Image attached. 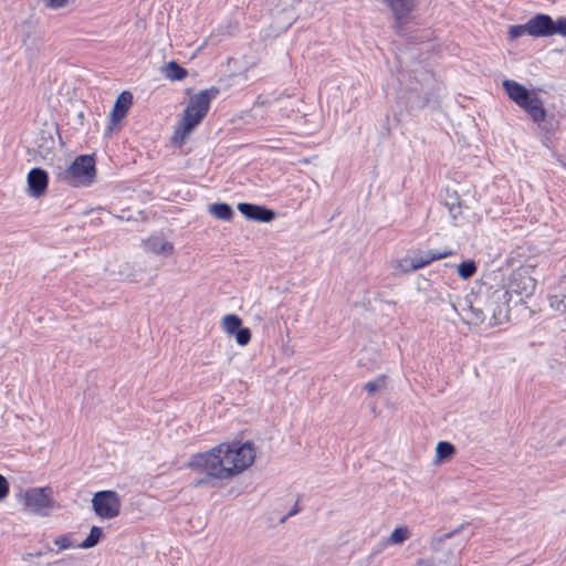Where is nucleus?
Here are the masks:
<instances>
[{"label": "nucleus", "instance_id": "8", "mask_svg": "<svg viewBox=\"0 0 566 566\" xmlns=\"http://www.w3.org/2000/svg\"><path fill=\"white\" fill-rule=\"evenodd\" d=\"M206 116L185 107L182 117L177 122L171 136V145L174 147H181L188 136L195 130V128L201 124Z\"/></svg>", "mask_w": 566, "mask_h": 566}, {"label": "nucleus", "instance_id": "39", "mask_svg": "<svg viewBox=\"0 0 566 566\" xmlns=\"http://www.w3.org/2000/svg\"><path fill=\"white\" fill-rule=\"evenodd\" d=\"M67 0H49V6L53 9L62 8Z\"/></svg>", "mask_w": 566, "mask_h": 566}, {"label": "nucleus", "instance_id": "2", "mask_svg": "<svg viewBox=\"0 0 566 566\" xmlns=\"http://www.w3.org/2000/svg\"><path fill=\"white\" fill-rule=\"evenodd\" d=\"M400 88L396 94V103L399 112L419 111L427 106H437L438 95L433 91H427L423 85L411 76H408V83L403 84L401 80Z\"/></svg>", "mask_w": 566, "mask_h": 566}, {"label": "nucleus", "instance_id": "6", "mask_svg": "<svg viewBox=\"0 0 566 566\" xmlns=\"http://www.w3.org/2000/svg\"><path fill=\"white\" fill-rule=\"evenodd\" d=\"M458 530L446 533L443 535L433 536L430 541V547L434 552L443 551V557L432 556L430 558H419L416 560V566H459V554L461 548L451 549L446 547V541L451 538Z\"/></svg>", "mask_w": 566, "mask_h": 566}, {"label": "nucleus", "instance_id": "28", "mask_svg": "<svg viewBox=\"0 0 566 566\" xmlns=\"http://www.w3.org/2000/svg\"><path fill=\"white\" fill-rule=\"evenodd\" d=\"M460 277L468 280L476 272V265L473 260H465L458 265L457 270Z\"/></svg>", "mask_w": 566, "mask_h": 566}, {"label": "nucleus", "instance_id": "5", "mask_svg": "<svg viewBox=\"0 0 566 566\" xmlns=\"http://www.w3.org/2000/svg\"><path fill=\"white\" fill-rule=\"evenodd\" d=\"M506 294L507 292L501 294L500 292L494 291L491 294L490 300L486 302H484L480 296H474L473 300L467 298L464 306L461 308L462 319L468 324L480 325L485 321L486 316L491 314L496 322L497 317L494 305Z\"/></svg>", "mask_w": 566, "mask_h": 566}, {"label": "nucleus", "instance_id": "40", "mask_svg": "<svg viewBox=\"0 0 566 566\" xmlns=\"http://www.w3.org/2000/svg\"><path fill=\"white\" fill-rule=\"evenodd\" d=\"M298 511H300L298 504L295 503L293 509L287 513V515L285 517L282 518V521L284 522L287 517L296 514Z\"/></svg>", "mask_w": 566, "mask_h": 566}, {"label": "nucleus", "instance_id": "19", "mask_svg": "<svg viewBox=\"0 0 566 566\" xmlns=\"http://www.w3.org/2000/svg\"><path fill=\"white\" fill-rule=\"evenodd\" d=\"M208 210L216 219L222 221H230L234 216L232 207L227 202L211 203Z\"/></svg>", "mask_w": 566, "mask_h": 566}, {"label": "nucleus", "instance_id": "9", "mask_svg": "<svg viewBox=\"0 0 566 566\" xmlns=\"http://www.w3.org/2000/svg\"><path fill=\"white\" fill-rule=\"evenodd\" d=\"M92 505L96 515L102 518H114L120 512V499L115 491L96 492Z\"/></svg>", "mask_w": 566, "mask_h": 566}, {"label": "nucleus", "instance_id": "7", "mask_svg": "<svg viewBox=\"0 0 566 566\" xmlns=\"http://www.w3.org/2000/svg\"><path fill=\"white\" fill-rule=\"evenodd\" d=\"M22 503L31 512L42 516H48L50 511L56 507L53 491L50 486L30 488L25 490L22 495Z\"/></svg>", "mask_w": 566, "mask_h": 566}, {"label": "nucleus", "instance_id": "29", "mask_svg": "<svg viewBox=\"0 0 566 566\" xmlns=\"http://www.w3.org/2000/svg\"><path fill=\"white\" fill-rule=\"evenodd\" d=\"M530 23L528 21L524 24H513V25H510L509 28V32H507V35H509V40L510 41H515L517 40L518 38L527 34L530 35Z\"/></svg>", "mask_w": 566, "mask_h": 566}, {"label": "nucleus", "instance_id": "12", "mask_svg": "<svg viewBox=\"0 0 566 566\" xmlns=\"http://www.w3.org/2000/svg\"><path fill=\"white\" fill-rule=\"evenodd\" d=\"M239 212L248 220L258 222H271L275 219V211L262 205L240 202L238 205Z\"/></svg>", "mask_w": 566, "mask_h": 566}, {"label": "nucleus", "instance_id": "31", "mask_svg": "<svg viewBox=\"0 0 566 566\" xmlns=\"http://www.w3.org/2000/svg\"><path fill=\"white\" fill-rule=\"evenodd\" d=\"M549 305L559 313L566 312V295H553L549 297Z\"/></svg>", "mask_w": 566, "mask_h": 566}, {"label": "nucleus", "instance_id": "23", "mask_svg": "<svg viewBox=\"0 0 566 566\" xmlns=\"http://www.w3.org/2000/svg\"><path fill=\"white\" fill-rule=\"evenodd\" d=\"M221 327L228 335L232 336L242 327V319L235 314H228L223 316Z\"/></svg>", "mask_w": 566, "mask_h": 566}, {"label": "nucleus", "instance_id": "18", "mask_svg": "<svg viewBox=\"0 0 566 566\" xmlns=\"http://www.w3.org/2000/svg\"><path fill=\"white\" fill-rule=\"evenodd\" d=\"M510 289L512 292L528 296L535 289V281L530 275L515 272L512 275Z\"/></svg>", "mask_w": 566, "mask_h": 566}, {"label": "nucleus", "instance_id": "32", "mask_svg": "<svg viewBox=\"0 0 566 566\" xmlns=\"http://www.w3.org/2000/svg\"><path fill=\"white\" fill-rule=\"evenodd\" d=\"M233 336L240 346H245L251 340V331L248 327H240Z\"/></svg>", "mask_w": 566, "mask_h": 566}, {"label": "nucleus", "instance_id": "14", "mask_svg": "<svg viewBox=\"0 0 566 566\" xmlns=\"http://www.w3.org/2000/svg\"><path fill=\"white\" fill-rule=\"evenodd\" d=\"M219 92V88L214 86L207 90H202L189 98V102L186 107L203 116H207L210 109L211 102L218 96Z\"/></svg>", "mask_w": 566, "mask_h": 566}, {"label": "nucleus", "instance_id": "24", "mask_svg": "<svg viewBox=\"0 0 566 566\" xmlns=\"http://www.w3.org/2000/svg\"><path fill=\"white\" fill-rule=\"evenodd\" d=\"M410 537V531L407 526L396 527L390 536L382 543V546L388 544H402Z\"/></svg>", "mask_w": 566, "mask_h": 566}, {"label": "nucleus", "instance_id": "43", "mask_svg": "<svg viewBox=\"0 0 566 566\" xmlns=\"http://www.w3.org/2000/svg\"><path fill=\"white\" fill-rule=\"evenodd\" d=\"M49 142L53 145L54 144V139L50 136L49 137Z\"/></svg>", "mask_w": 566, "mask_h": 566}, {"label": "nucleus", "instance_id": "17", "mask_svg": "<svg viewBox=\"0 0 566 566\" xmlns=\"http://www.w3.org/2000/svg\"><path fill=\"white\" fill-rule=\"evenodd\" d=\"M443 203L446 208L449 210V213L455 224H460L464 219L463 217V203L460 199V196L457 191L446 190V195L443 196ZM468 209V207H465Z\"/></svg>", "mask_w": 566, "mask_h": 566}, {"label": "nucleus", "instance_id": "21", "mask_svg": "<svg viewBox=\"0 0 566 566\" xmlns=\"http://www.w3.org/2000/svg\"><path fill=\"white\" fill-rule=\"evenodd\" d=\"M165 77L170 81H182L187 77L188 71L176 61H169L164 66Z\"/></svg>", "mask_w": 566, "mask_h": 566}, {"label": "nucleus", "instance_id": "4", "mask_svg": "<svg viewBox=\"0 0 566 566\" xmlns=\"http://www.w3.org/2000/svg\"><path fill=\"white\" fill-rule=\"evenodd\" d=\"M60 179L66 185L78 188L91 186L96 178L95 155H78L63 171Z\"/></svg>", "mask_w": 566, "mask_h": 566}, {"label": "nucleus", "instance_id": "35", "mask_svg": "<svg viewBox=\"0 0 566 566\" xmlns=\"http://www.w3.org/2000/svg\"><path fill=\"white\" fill-rule=\"evenodd\" d=\"M54 544L57 545L60 549H67L73 546V542L69 535H60L55 537Z\"/></svg>", "mask_w": 566, "mask_h": 566}, {"label": "nucleus", "instance_id": "20", "mask_svg": "<svg viewBox=\"0 0 566 566\" xmlns=\"http://www.w3.org/2000/svg\"><path fill=\"white\" fill-rule=\"evenodd\" d=\"M171 250H150V254L148 255V263L143 270L151 271L156 273L159 268L164 264V259L170 255Z\"/></svg>", "mask_w": 566, "mask_h": 566}, {"label": "nucleus", "instance_id": "27", "mask_svg": "<svg viewBox=\"0 0 566 566\" xmlns=\"http://www.w3.org/2000/svg\"><path fill=\"white\" fill-rule=\"evenodd\" d=\"M103 535V531L98 526H93L90 531L88 536L78 545L83 549L92 548L99 542Z\"/></svg>", "mask_w": 566, "mask_h": 566}, {"label": "nucleus", "instance_id": "25", "mask_svg": "<svg viewBox=\"0 0 566 566\" xmlns=\"http://www.w3.org/2000/svg\"><path fill=\"white\" fill-rule=\"evenodd\" d=\"M455 453V448L448 441H440L436 448V461L441 462L450 459Z\"/></svg>", "mask_w": 566, "mask_h": 566}, {"label": "nucleus", "instance_id": "30", "mask_svg": "<svg viewBox=\"0 0 566 566\" xmlns=\"http://www.w3.org/2000/svg\"><path fill=\"white\" fill-rule=\"evenodd\" d=\"M386 387V376H378L376 379L370 380L365 384L364 388L369 394L373 395Z\"/></svg>", "mask_w": 566, "mask_h": 566}, {"label": "nucleus", "instance_id": "38", "mask_svg": "<svg viewBox=\"0 0 566 566\" xmlns=\"http://www.w3.org/2000/svg\"><path fill=\"white\" fill-rule=\"evenodd\" d=\"M553 136L554 134H543L541 137L543 146L551 148L553 146Z\"/></svg>", "mask_w": 566, "mask_h": 566}, {"label": "nucleus", "instance_id": "22", "mask_svg": "<svg viewBox=\"0 0 566 566\" xmlns=\"http://www.w3.org/2000/svg\"><path fill=\"white\" fill-rule=\"evenodd\" d=\"M392 113V116L389 113H387L385 117L380 120L379 133L382 137L389 136L392 128L396 127L400 122L401 113L399 112V108L394 109Z\"/></svg>", "mask_w": 566, "mask_h": 566}, {"label": "nucleus", "instance_id": "3", "mask_svg": "<svg viewBox=\"0 0 566 566\" xmlns=\"http://www.w3.org/2000/svg\"><path fill=\"white\" fill-rule=\"evenodd\" d=\"M502 87L509 98L520 106L532 120L542 119L545 115V107L535 90H530L525 85L514 81L504 80Z\"/></svg>", "mask_w": 566, "mask_h": 566}, {"label": "nucleus", "instance_id": "1", "mask_svg": "<svg viewBox=\"0 0 566 566\" xmlns=\"http://www.w3.org/2000/svg\"><path fill=\"white\" fill-rule=\"evenodd\" d=\"M254 459L255 450L251 441L241 444L220 443L208 451L192 454L186 467L205 473V476L191 483L192 488L212 486V480H230L248 469Z\"/></svg>", "mask_w": 566, "mask_h": 566}, {"label": "nucleus", "instance_id": "41", "mask_svg": "<svg viewBox=\"0 0 566 566\" xmlns=\"http://www.w3.org/2000/svg\"><path fill=\"white\" fill-rule=\"evenodd\" d=\"M53 566H70V563H67L66 560L64 559H61V560H56L52 564Z\"/></svg>", "mask_w": 566, "mask_h": 566}, {"label": "nucleus", "instance_id": "16", "mask_svg": "<svg viewBox=\"0 0 566 566\" xmlns=\"http://www.w3.org/2000/svg\"><path fill=\"white\" fill-rule=\"evenodd\" d=\"M133 94L129 91H123L118 94L109 114V120L113 125L118 124L127 116L133 105Z\"/></svg>", "mask_w": 566, "mask_h": 566}, {"label": "nucleus", "instance_id": "15", "mask_svg": "<svg viewBox=\"0 0 566 566\" xmlns=\"http://www.w3.org/2000/svg\"><path fill=\"white\" fill-rule=\"evenodd\" d=\"M530 36H553L554 19L547 13H536L530 20Z\"/></svg>", "mask_w": 566, "mask_h": 566}, {"label": "nucleus", "instance_id": "26", "mask_svg": "<svg viewBox=\"0 0 566 566\" xmlns=\"http://www.w3.org/2000/svg\"><path fill=\"white\" fill-rule=\"evenodd\" d=\"M537 127L543 132V134H555L558 122L552 116L547 117V111L545 109V115L542 119L533 120Z\"/></svg>", "mask_w": 566, "mask_h": 566}, {"label": "nucleus", "instance_id": "37", "mask_svg": "<svg viewBox=\"0 0 566 566\" xmlns=\"http://www.w3.org/2000/svg\"><path fill=\"white\" fill-rule=\"evenodd\" d=\"M9 494V483L7 479L0 474V501L6 499Z\"/></svg>", "mask_w": 566, "mask_h": 566}, {"label": "nucleus", "instance_id": "36", "mask_svg": "<svg viewBox=\"0 0 566 566\" xmlns=\"http://www.w3.org/2000/svg\"><path fill=\"white\" fill-rule=\"evenodd\" d=\"M148 241L150 242L148 248H174L171 243L163 240L160 237H153Z\"/></svg>", "mask_w": 566, "mask_h": 566}, {"label": "nucleus", "instance_id": "11", "mask_svg": "<svg viewBox=\"0 0 566 566\" xmlns=\"http://www.w3.org/2000/svg\"><path fill=\"white\" fill-rule=\"evenodd\" d=\"M450 254V250H443L442 252L428 254L426 256L403 258L395 261L394 269L396 272L409 273L430 264L433 260L443 259Z\"/></svg>", "mask_w": 566, "mask_h": 566}, {"label": "nucleus", "instance_id": "13", "mask_svg": "<svg viewBox=\"0 0 566 566\" xmlns=\"http://www.w3.org/2000/svg\"><path fill=\"white\" fill-rule=\"evenodd\" d=\"M28 192L33 198L43 196L49 186V174L40 167H34L28 172Z\"/></svg>", "mask_w": 566, "mask_h": 566}, {"label": "nucleus", "instance_id": "10", "mask_svg": "<svg viewBox=\"0 0 566 566\" xmlns=\"http://www.w3.org/2000/svg\"><path fill=\"white\" fill-rule=\"evenodd\" d=\"M394 17V28L398 34H402L405 27L412 18L417 7V0H384Z\"/></svg>", "mask_w": 566, "mask_h": 566}, {"label": "nucleus", "instance_id": "33", "mask_svg": "<svg viewBox=\"0 0 566 566\" xmlns=\"http://www.w3.org/2000/svg\"><path fill=\"white\" fill-rule=\"evenodd\" d=\"M560 35L566 38V17L560 15L554 20L553 35Z\"/></svg>", "mask_w": 566, "mask_h": 566}, {"label": "nucleus", "instance_id": "34", "mask_svg": "<svg viewBox=\"0 0 566 566\" xmlns=\"http://www.w3.org/2000/svg\"><path fill=\"white\" fill-rule=\"evenodd\" d=\"M118 274L124 281L137 282V273L128 263L125 264L123 270H119Z\"/></svg>", "mask_w": 566, "mask_h": 566}, {"label": "nucleus", "instance_id": "42", "mask_svg": "<svg viewBox=\"0 0 566 566\" xmlns=\"http://www.w3.org/2000/svg\"><path fill=\"white\" fill-rule=\"evenodd\" d=\"M32 556L40 557V556H42V552L29 553V554H27V556L23 557V559H25L27 557H32Z\"/></svg>", "mask_w": 566, "mask_h": 566}]
</instances>
